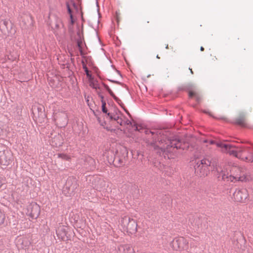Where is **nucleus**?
<instances>
[{"label": "nucleus", "mask_w": 253, "mask_h": 253, "mask_svg": "<svg viewBox=\"0 0 253 253\" xmlns=\"http://www.w3.org/2000/svg\"><path fill=\"white\" fill-rule=\"evenodd\" d=\"M120 102L122 103L121 101H119V102H118V103L120 104V106H121V107L123 108V106H122V104H120Z\"/></svg>", "instance_id": "nucleus-33"}, {"label": "nucleus", "mask_w": 253, "mask_h": 253, "mask_svg": "<svg viewBox=\"0 0 253 253\" xmlns=\"http://www.w3.org/2000/svg\"><path fill=\"white\" fill-rule=\"evenodd\" d=\"M2 181H1V180L0 179V188L1 187V186H2Z\"/></svg>", "instance_id": "nucleus-31"}, {"label": "nucleus", "mask_w": 253, "mask_h": 253, "mask_svg": "<svg viewBox=\"0 0 253 253\" xmlns=\"http://www.w3.org/2000/svg\"><path fill=\"white\" fill-rule=\"evenodd\" d=\"M211 162L208 159H197L195 161L194 169L196 174L199 177H205L210 172Z\"/></svg>", "instance_id": "nucleus-3"}, {"label": "nucleus", "mask_w": 253, "mask_h": 253, "mask_svg": "<svg viewBox=\"0 0 253 253\" xmlns=\"http://www.w3.org/2000/svg\"><path fill=\"white\" fill-rule=\"evenodd\" d=\"M66 6H67L68 12L70 14V18H71V22H73V15L72 14V10H71L70 7V5H69V4L68 2L66 3Z\"/></svg>", "instance_id": "nucleus-20"}, {"label": "nucleus", "mask_w": 253, "mask_h": 253, "mask_svg": "<svg viewBox=\"0 0 253 253\" xmlns=\"http://www.w3.org/2000/svg\"><path fill=\"white\" fill-rule=\"evenodd\" d=\"M109 81L112 83H116L118 84H121V83L119 81H115V80H109Z\"/></svg>", "instance_id": "nucleus-25"}, {"label": "nucleus", "mask_w": 253, "mask_h": 253, "mask_svg": "<svg viewBox=\"0 0 253 253\" xmlns=\"http://www.w3.org/2000/svg\"><path fill=\"white\" fill-rule=\"evenodd\" d=\"M50 20L49 24L51 28H54V26L60 20V18L55 14H50L49 17Z\"/></svg>", "instance_id": "nucleus-12"}, {"label": "nucleus", "mask_w": 253, "mask_h": 253, "mask_svg": "<svg viewBox=\"0 0 253 253\" xmlns=\"http://www.w3.org/2000/svg\"><path fill=\"white\" fill-rule=\"evenodd\" d=\"M166 146L164 145L160 148V151L158 152L160 155L164 156L165 158L168 159L173 158V154L178 149L184 150L188 147V144L182 142L181 140L175 136L169 139H168L166 142Z\"/></svg>", "instance_id": "nucleus-2"}, {"label": "nucleus", "mask_w": 253, "mask_h": 253, "mask_svg": "<svg viewBox=\"0 0 253 253\" xmlns=\"http://www.w3.org/2000/svg\"><path fill=\"white\" fill-rule=\"evenodd\" d=\"M108 92L110 94V95L112 97H113L116 101H117L118 102H119V101H121V100L117 97H116L115 96V95L113 92V91L111 90V89H110L109 90H108Z\"/></svg>", "instance_id": "nucleus-21"}, {"label": "nucleus", "mask_w": 253, "mask_h": 253, "mask_svg": "<svg viewBox=\"0 0 253 253\" xmlns=\"http://www.w3.org/2000/svg\"><path fill=\"white\" fill-rule=\"evenodd\" d=\"M91 161H92V162H94V160H91Z\"/></svg>", "instance_id": "nucleus-44"}, {"label": "nucleus", "mask_w": 253, "mask_h": 253, "mask_svg": "<svg viewBox=\"0 0 253 253\" xmlns=\"http://www.w3.org/2000/svg\"><path fill=\"white\" fill-rule=\"evenodd\" d=\"M156 57H157V58H160V57H159L158 55H157Z\"/></svg>", "instance_id": "nucleus-41"}, {"label": "nucleus", "mask_w": 253, "mask_h": 253, "mask_svg": "<svg viewBox=\"0 0 253 253\" xmlns=\"http://www.w3.org/2000/svg\"><path fill=\"white\" fill-rule=\"evenodd\" d=\"M184 244H186V242L182 237L175 239L171 243V246L175 250L184 249L185 245Z\"/></svg>", "instance_id": "nucleus-9"}, {"label": "nucleus", "mask_w": 253, "mask_h": 253, "mask_svg": "<svg viewBox=\"0 0 253 253\" xmlns=\"http://www.w3.org/2000/svg\"><path fill=\"white\" fill-rule=\"evenodd\" d=\"M245 115L244 114H240L239 117L235 120V123L242 126H245Z\"/></svg>", "instance_id": "nucleus-14"}, {"label": "nucleus", "mask_w": 253, "mask_h": 253, "mask_svg": "<svg viewBox=\"0 0 253 253\" xmlns=\"http://www.w3.org/2000/svg\"><path fill=\"white\" fill-rule=\"evenodd\" d=\"M241 153L239 154V157H238L239 158L242 159L244 160H246L249 162H251V163L253 162V154H250L248 156L242 157H241Z\"/></svg>", "instance_id": "nucleus-15"}, {"label": "nucleus", "mask_w": 253, "mask_h": 253, "mask_svg": "<svg viewBox=\"0 0 253 253\" xmlns=\"http://www.w3.org/2000/svg\"><path fill=\"white\" fill-rule=\"evenodd\" d=\"M101 98H102V99H103V96H102ZM101 102H102V106H101L102 111L103 112V113H105L107 115V113H108L109 112L106 107V102L105 101L103 100V99H102Z\"/></svg>", "instance_id": "nucleus-17"}, {"label": "nucleus", "mask_w": 253, "mask_h": 253, "mask_svg": "<svg viewBox=\"0 0 253 253\" xmlns=\"http://www.w3.org/2000/svg\"><path fill=\"white\" fill-rule=\"evenodd\" d=\"M120 102L122 103L121 101H119V102H118V103L120 104V106H121V107L123 108V106H122V104H120Z\"/></svg>", "instance_id": "nucleus-36"}, {"label": "nucleus", "mask_w": 253, "mask_h": 253, "mask_svg": "<svg viewBox=\"0 0 253 253\" xmlns=\"http://www.w3.org/2000/svg\"><path fill=\"white\" fill-rule=\"evenodd\" d=\"M131 124L130 121H127V124H128H128Z\"/></svg>", "instance_id": "nucleus-38"}, {"label": "nucleus", "mask_w": 253, "mask_h": 253, "mask_svg": "<svg viewBox=\"0 0 253 253\" xmlns=\"http://www.w3.org/2000/svg\"><path fill=\"white\" fill-rule=\"evenodd\" d=\"M65 125H67V122H66L65 123Z\"/></svg>", "instance_id": "nucleus-43"}, {"label": "nucleus", "mask_w": 253, "mask_h": 253, "mask_svg": "<svg viewBox=\"0 0 253 253\" xmlns=\"http://www.w3.org/2000/svg\"><path fill=\"white\" fill-rule=\"evenodd\" d=\"M213 170L217 172V176L219 179L231 182H246L252 179L251 176L248 174L245 171V169L243 168L233 167L230 168V166H227L225 169H223L221 166H216Z\"/></svg>", "instance_id": "nucleus-1"}, {"label": "nucleus", "mask_w": 253, "mask_h": 253, "mask_svg": "<svg viewBox=\"0 0 253 253\" xmlns=\"http://www.w3.org/2000/svg\"><path fill=\"white\" fill-rule=\"evenodd\" d=\"M103 86H104V87H105V88L107 90V91H108V90H109L110 89H111L109 88V86H108V85H107V84H103Z\"/></svg>", "instance_id": "nucleus-26"}, {"label": "nucleus", "mask_w": 253, "mask_h": 253, "mask_svg": "<svg viewBox=\"0 0 253 253\" xmlns=\"http://www.w3.org/2000/svg\"><path fill=\"white\" fill-rule=\"evenodd\" d=\"M211 144H215L218 147L221 148L222 152L229 154L230 155L234 156L236 157H239V154L242 153L244 149L242 147H235L233 145L229 144H224L220 142H215L214 140L209 141Z\"/></svg>", "instance_id": "nucleus-4"}, {"label": "nucleus", "mask_w": 253, "mask_h": 253, "mask_svg": "<svg viewBox=\"0 0 253 253\" xmlns=\"http://www.w3.org/2000/svg\"><path fill=\"white\" fill-rule=\"evenodd\" d=\"M247 190L245 188L237 189L233 193V197L235 201L244 202L248 197Z\"/></svg>", "instance_id": "nucleus-7"}, {"label": "nucleus", "mask_w": 253, "mask_h": 253, "mask_svg": "<svg viewBox=\"0 0 253 253\" xmlns=\"http://www.w3.org/2000/svg\"><path fill=\"white\" fill-rule=\"evenodd\" d=\"M121 115V111L117 108H114L113 111H110L107 113L108 117L111 120H118L119 117Z\"/></svg>", "instance_id": "nucleus-11"}, {"label": "nucleus", "mask_w": 253, "mask_h": 253, "mask_svg": "<svg viewBox=\"0 0 253 253\" xmlns=\"http://www.w3.org/2000/svg\"><path fill=\"white\" fill-rule=\"evenodd\" d=\"M117 71L119 75H121V74H120V72H119V71H118V70H117Z\"/></svg>", "instance_id": "nucleus-39"}, {"label": "nucleus", "mask_w": 253, "mask_h": 253, "mask_svg": "<svg viewBox=\"0 0 253 253\" xmlns=\"http://www.w3.org/2000/svg\"><path fill=\"white\" fill-rule=\"evenodd\" d=\"M3 23V24H4V25H5V26L6 25V23H7V22H6V21H4Z\"/></svg>", "instance_id": "nucleus-37"}, {"label": "nucleus", "mask_w": 253, "mask_h": 253, "mask_svg": "<svg viewBox=\"0 0 253 253\" xmlns=\"http://www.w3.org/2000/svg\"><path fill=\"white\" fill-rule=\"evenodd\" d=\"M63 24L61 22V19L59 20V21L58 22V23H56V24L54 26V28H52L54 31L55 34H57V30L61 29L62 27H63Z\"/></svg>", "instance_id": "nucleus-16"}, {"label": "nucleus", "mask_w": 253, "mask_h": 253, "mask_svg": "<svg viewBox=\"0 0 253 253\" xmlns=\"http://www.w3.org/2000/svg\"><path fill=\"white\" fill-rule=\"evenodd\" d=\"M58 157L63 159H67L68 156L65 154H60L58 155Z\"/></svg>", "instance_id": "nucleus-24"}, {"label": "nucleus", "mask_w": 253, "mask_h": 253, "mask_svg": "<svg viewBox=\"0 0 253 253\" xmlns=\"http://www.w3.org/2000/svg\"><path fill=\"white\" fill-rule=\"evenodd\" d=\"M166 48H168V45H167V46H166Z\"/></svg>", "instance_id": "nucleus-40"}, {"label": "nucleus", "mask_w": 253, "mask_h": 253, "mask_svg": "<svg viewBox=\"0 0 253 253\" xmlns=\"http://www.w3.org/2000/svg\"><path fill=\"white\" fill-rule=\"evenodd\" d=\"M40 213V207L36 203L31 205V212L29 213L30 216L33 219L37 218Z\"/></svg>", "instance_id": "nucleus-10"}, {"label": "nucleus", "mask_w": 253, "mask_h": 253, "mask_svg": "<svg viewBox=\"0 0 253 253\" xmlns=\"http://www.w3.org/2000/svg\"><path fill=\"white\" fill-rule=\"evenodd\" d=\"M120 102L122 103L121 101H119V102H118V103L120 104V106H121V107L123 108V106H122V104H120Z\"/></svg>", "instance_id": "nucleus-34"}, {"label": "nucleus", "mask_w": 253, "mask_h": 253, "mask_svg": "<svg viewBox=\"0 0 253 253\" xmlns=\"http://www.w3.org/2000/svg\"><path fill=\"white\" fill-rule=\"evenodd\" d=\"M204 142L207 143V142H208V140H205V141H204Z\"/></svg>", "instance_id": "nucleus-42"}, {"label": "nucleus", "mask_w": 253, "mask_h": 253, "mask_svg": "<svg viewBox=\"0 0 253 253\" xmlns=\"http://www.w3.org/2000/svg\"><path fill=\"white\" fill-rule=\"evenodd\" d=\"M124 109L125 111V112H126V113H127L129 116H130V114H129V112H128V111L127 110H126V109H125V108H124Z\"/></svg>", "instance_id": "nucleus-29"}, {"label": "nucleus", "mask_w": 253, "mask_h": 253, "mask_svg": "<svg viewBox=\"0 0 253 253\" xmlns=\"http://www.w3.org/2000/svg\"><path fill=\"white\" fill-rule=\"evenodd\" d=\"M128 223L126 225V229L130 233H135L137 231V223L135 220L130 218L126 217L124 218L122 222L124 224V226H126L125 222Z\"/></svg>", "instance_id": "nucleus-8"}, {"label": "nucleus", "mask_w": 253, "mask_h": 253, "mask_svg": "<svg viewBox=\"0 0 253 253\" xmlns=\"http://www.w3.org/2000/svg\"><path fill=\"white\" fill-rule=\"evenodd\" d=\"M120 102L122 103L121 101H119V102H118V103L120 104V106H121V107L123 108V106H122V104H120Z\"/></svg>", "instance_id": "nucleus-35"}, {"label": "nucleus", "mask_w": 253, "mask_h": 253, "mask_svg": "<svg viewBox=\"0 0 253 253\" xmlns=\"http://www.w3.org/2000/svg\"><path fill=\"white\" fill-rule=\"evenodd\" d=\"M78 187L77 180L74 177H69L66 180L64 188L70 195L74 193Z\"/></svg>", "instance_id": "nucleus-6"}, {"label": "nucleus", "mask_w": 253, "mask_h": 253, "mask_svg": "<svg viewBox=\"0 0 253 253\" xmlns=\"http://www.w3.org/2000/svg\"><path fill=\"white\" fill-rule=\"evenodd\" d=\"M194 96V93L192 92H189V96L192 97Z\"/></svg>", "instance_id": "nucleus-28"}, {"label": "nucleus", "mask_w": 253, "mask_h": 253, "mask_svg": "<svg viewBox=\"0 0 253 253\" xmlns=\"http://www.w3.org/2000/svg\"><path fill=\"white\" fill-rule=\"evenodd\" d=\"M83 69H84V71L85 73V74L87 78H88L89 79H92V77L91 74L90 73V71L88 69L87 67L85 65H83Z\"/></svg>", "instance_id": "nucleus-18"}, {"label": "nucleus", "mask_w": 253, "mask_h": 253, "mask_svg": "<svg viewBox=\"0 0 253 253\" xmlns=\"http://www.w3.org/2000/svg\"><path fill=\"white\" fill-rule=\"evenodd\" d=\"M134 127H135V129L136 130H138V131H140V128H139V127H140V126H137L136 125H134Z\"/></svg>", "instance_id": "nucleus-27"}, {"label": "nucleus", "mask_w": 253, "mask_h": 253, "mask_svg": "<svg viewBox=\"0 0 253 253\" xmlns=\"http://www.w3.org/2000/svg\"><path fill=\"white\" fill-rule=\"evenodd\" d=\"M114 121H117V123L120 124V125L122 126L123 123V120L121 118H120V117H119L118 120H114Z\"/></svg>", "instance_id": "nucleus-23"}, {"label": "nucleus", "mask_w": 253, "mask_h": 253, "mask_svg": "<svg viewBox=\"0 0 253 253\" xmlns=\"http://www.w3.org/2000/svg\"><path fill=\"white\" fill-rule=\"evenodd\" d=\"M10 163V159H8L4 153L0 155V164L4 166H8Z\"/></svg>", "instance_id": "nucleus-13"}, {"label": "nucleus", "mask_w": 253, "mask_h": 253, "mask_svg": "<svg viewBox=\"0 0 253 253\" xmlns=\"http://www.w3.org/2000/svg\"><path fill=\"white\" fill-rule=\"evenodd\" d=\"M200 50H201V51H203V50H204V47H203V46H201V48H200Z\"/></svg>", "instance_id": "nucleus-32"}, {"label": "nucleus", "mask_w": 253, "mask_h": 253, "mask_svg": "<svg viewBox=\"0 0 253 253\" xmlns=\"http://www.w3.org/2000/svg\"><path fill=\"white\" fill-rule=\"evenodd\" d=\"M144 133L149 135L151 134L153 139L152 142H150L151 145L155 146V144L159 142L160 144H163L166 142L167 137L164 134V130L162 129H157L154 131L149 130L148 129H145L144 130Z\"/></svg>", "instance_id": "nucleus-5"}, {"label": "nucleus", "mask_w": 253, "mask_h": 253, "mask_svg": "<svg viewBox=\"0 0 253 253\" xmlns=\"http://www.w3.org/2000/svg\"><path fill=\"white\" fill-rule=\"evenodd\" d=\"M189 69L190 70V72H191V73L193 74V71H192V69H191L190 68H189Z\"/></svg>", "instance_id": "nucleus-30"}, {"label": "nucleus", "mask_w": 253, "mask_h": 253, "mask_svg": "<svg viewBox=\"0 0 253 253\" xmlns=\"http://www.w3.org/2000/svg\"><path fill=\"white\" fill-rule=\"evenodd\" d=\"M82 41H77V45H78V46L79 48V50L81 52V53H82V46H81V44H82Z\"/></svg>", "instance_id": "nucleus-22"}, {"label": "nucleus", "mask_w": 253, "mask_h": 253, "mask_svg": "<svg viewBox=\"0 0 253 253\" xmlns=\"http://www.w3.org/2000/svg\"><path fill=\"white\" fill-rule=\"evenodd\" d=\"M5 215L3 211L0 210V225L4 223Z\"/></svg>", "instance_id": "nucleus-19"}]
</instances>
